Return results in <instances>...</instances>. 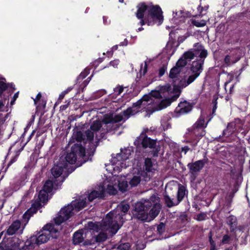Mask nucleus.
Returning a JSON list of instances; mask_svg holds the SVG:
<instances>
[{
	"mask_svg": "<svg viewBox=\"0 0 250 250\" xmlns=\"http://www.w3.org/2000/svg\"><path fill=\"white\" fill-rule=\"evenodd\" d=\"M180 93L179 88L175 85L172 86L167 83L159 85L149 95L144 96L131 107L123 112L119 114L106 115L103 121L93 120L90 129L86 131L84 135L80 131L77 132L76 139L79 142L82 140L91 142L94 137L99 140L106 132L116 129L119 127L117 123L125 121L130 116L135 115L139 111H146L150 115L154 111L166 108L179 97Z\"/></svg>",
	"mask_w": 250,
	"mask_h": 250,
	"instance_id": "1",
	"label": "nucleus"
},
{
	"mask_svg": "<svg viewBox=\"0 0 250 250\" xmlns=\"http://www.w3.org/2000/svg\"><path fill=\"white\" fill-rule=\"evenodd\" d=\"M127 184L124 181H121L118 179L116 181L115 177L108 175L103 185L92 191L88 196H82L79 200L73 201L70 205L62 208L55 221L57 224L63 222L68 219L75 212H78L84 208L87 203V197L89 202H92L96 198L103 197L105 191L109 194H115L117 192V189L124 192L127 190Z\"/></svg>",
	"mask_w": 250,
	"mask_h": 250,
	"instance_id": "2",
	"label": "nucleus"
},
{
	"mask_svg": "<svg viewBox=\"0 0 250 250\" xmlns=\"http://www.w3.org/2000/svg\"><path fill=\"white\" fill-rule=\"evenodd\" d=\"M129 208L128 204L122 203L118 205L115 209L106 215L102 224L95 223L98 225V230L97 232L101 230L96 237V241H104L108 236H111L116 234L123 225L124 222L123 216L128 211Z\"/></svg>",
	"mask_w": 250,
	"mask_h": 250,
	"instance_id": "3",
	"label": "nucleus"
},
{
	"mask_svg": "<svg viewBox=\"0 0 250 250\" xmlns=\"http://www.w3.org/2000/svg\"><path fill=\"white\" fill-rule=\"evenodd\" d=\"M160 209L159 198L154 194L149 200H142L135 205L134 216L141 221L149 222L158 215Z\"/></svg>",
	"mask_w": 250,
	"mask_h": 250,
	"instance_id": "4",
	"label": "nucleus"
},
{
	"mask_svg": "<svg viewBox=\"0 0 250 250\" xmlns=\"http://www.w3.org/2000/svg\"><path fill=\"white\" fill-rule=\"evenodd\" d=\"M85 151L82 146L75 144L71 148V151L65 157H61L51 169V173L55 179L59 177L63 171H68L69 165L74 164L77 160L85 156Z\"/></svg>",
	"mask_w": 250,
	"mask_h": 250,
	"instance_id": "5",
	"label": "nucleus"
},
{
	"mask_svg": "<svg viewBox=\"0 0 250 250\" xmlns=\"http://www.w3.org/2000/svg\"><path fill=\"white\" fill-rule=\"evenodd\" d=\"M137 8L136 16L141 19L140 22L141 25L146 23L148 25L157 23L159 25L163 22L162 11L159 6L141 3L137 6Z\"/></svg>",
	"mask_w": 250,
	"mask_h": 250,
	"instance_id": "6",
	"label": "nucleus"
},
{
	"mask_svg": "<svg viewBox=\"0 0 250 250\" xmlns=\"http://www.w3.org/2000/svg\"><path fill=\"white\" fill-rule=\"evenodd\" d=\"M132 152V149L131 147L121 149L120 153L112 157L109 164L105 165L106 170L111 174V177H115L116 181L118 179L119 180L121 181L123 180L127 183L125 176H119L117 175V174L121 171L122 168H125L129 166L130 163L126 161L129 159Z\"/></svg>",
	"mask_w": 250,
	"mask_h": 250,
	"instance_id": "7",
	"label": "nucleus"
},
{
	"mask_svg": "<svg viewBox=\"0 0 250 250\" xmlns=\"http://www.w3.org/2000/svg\"><path fill=\"white\" fill-rule=\"evenodd\" d=\"M60 212L56 218H54L55 224H48L44 226L42 230L38 237L32 236L26 241V247H29V249L33 250L36 245H39L47 242L50 238H56L59 236V225L60 224H57L55 219L58 216Z\"/></svg>",
	"mask_w": 250,
	"mask_h": 250,
	"instance_id": "8",
	"label": "nucleus"
},
{
	"mask_svg": "<svg viewBox=\"0 0 250 250\" xmlns=\"http://www.w3.org/2000/svg\"><path fill=\"white\" fill-rule=\"evenodd\" d=\"M207 51L204 49V47L199 43H196L193 48L185 52L183 56L179 59L176 66L180 67L182 69V67L186 65L187 60L190 61L194 58V56L207 57Z\"/></svg>",
	"mask_w": 250,
	"mask_h": 250,
	"instance_id": "9",
	"label": "nucleus"
},
{
	"mask_svg": "<svg viewBox=\"0 0 250 250\" xmlns=\"http://www.w3.org/2000/svg\"><path fill=\"white\" fill-rule=\"evenodd\" d=\"M62 181L58 182V180L53 181L51 180V178L47 180L43 188V189L40 190L39 196L38 201L33 204L34 208L36 209L40 208L42 206V203H44L48 200V193L52 191L53 189H56L61 184Z\"/></svg>",
	"mask_w": 250,
	"mask_h": 250,
	"instance_id": "10",
	"label": "nucleus"
},
{
	"mask_svg": "<svg viewBox=\"0 0 250 250\" xmlns=\"http://www.w3.org/2000/svg\"><path fill=\"white\" fill-rule=\"evenodd\" d=\"M0 250H30L26 247V242L23 246V241L18 237L5 236L0 243Z\"/></svg>",
	"mask_w": 250,
	"mask_h": 250,
	"instance_id": "11",
	"label": "nucleus"
},
{
	"mask_svg": "<svg viewBox=\"0 0 250 250\" xmlns=\"http://www.w3.org/2000/svg\"><path fill=\"white\" fill-rule=\"evenodd\" d=\"M194 57H200V59L192 62L190 68L191 74L187 80L181 81V86L186 87L192 83L200 75L202 71V66L204 62V59L206 57L201 56H194Z\"/></svg>",
	"mask_w": 250,
	"mask_h": 250,
	"instance_id": "12",
	"label": "nucleus"
},
{
	"mask_svg": "<svg viewBox=\"0 0 250 250\" xmlns=\"http://www.w3.org/2000/svg\"><path fill=\"white\" fill-rule=\"evenodd\" d=\"M98 230V225L95 223L89 222L85 226V228L76 232L73 235V243L75 245L79 244L82 242L84 239L86 237L88 234L91 233V231H97Z\"/></svg>",
	"mask_w": 250,
	"mask_h": 250,
	"instance_id": "13",
	"label": "nucleus"
},
{
	"mask_svg": "<svg viewBox=\"0 0 250 250\" xmlns=\"http://www.w3.org/2000/svg\"><path fill=\"white\" fill-rule=\"evenodd\" d=\"M156 169L157 165L155 162H152L149 158L146 159L145 165L143 168L141 167L142 176L144 177V181H148Z\"/></svg>",
	"mask_w": 250,
	"mask_h": 250,
	"instance_id": "14",
	"label": "nucleus"
},
{
	"mask_svg": "<svg viewBox=\"0 0 250 250\" xmlns=\"http://www.w3.org/2000/svg\"><path fill=\"white\" fill-rule=\"evenodd\" d=\"M244 54L242 48H236L230 50L229 55L224 58V62L229 66L237 62Z\"/></svg>",
	"mask_w": 250,
	"mask_h": 250,
	"instance_id": "15",
	"label": "nucleus"
},
{
	"mask_svg": "<svg viewBox=\"0 0 250 250\" xmlns=\"http://www.w3.org/2000/svg\"><path fill=\"white\" fill-rule=\"evenodd\" d=\"M141 167L137 163L136 167H134L132 170V176L129 178V184L131 187L137 186L142 181H144V177L142 176Z\"/></svg>",
	"mask_w": 250,
	"mask_h": 250,
	"instance_id": "16",
	"label": "nucleus"
},
{
	"mask_svg": "<svg viewBox=\"0 0 250 250\" xmlns=\"http://www.w3.org/2000/svg\"><path fill=\"white\" fill-rule=\"evenodd\" d=\"M207 126L204 119L200 117L192 127V133L197 137H201L205 135L204 128Z\"/></svg>",
	"mask_w": 250,
	"mask_h": 250,
	"instance_id": "17",
	"label": "nucleus"
},
{
	"mask_svg": "<svg viewBox=\"0 0 250 250\" xmlns=\"http://www.w3.org/2000/svg\"><path fill=\"white\" fill-rule=\"evenodd\" d=\"M134 143L137 146L142 145V146L144 148H153L156 144L154 140L145 136L144 135L139 136L137 139L135 140Z\"/></svg>",
	"mask_w": 250,
	"mask_h": 250,
	"instance_id": "18",
	"label": "nucleus"
},
{
	"mask_svg": "<svg viewBox=\"0 0 250 250\" xmlns=\"http://www.w3.org/2000/svg\"><path fill=\"white\" fill-rule=\"evenodd\" d=\"M192 109V105L184 101L180 103L175 109V112L180 114H184L190 111Z\"/></svg>",
	"mask_w": 250,
	"mask_h": 250,
	"instance_id": "19",
	"label": "nucleus"
},
{
	"mask_svg": "<svg viewBox=\"0 0 250 250\" xmlns=\"http://www.w3.org/2000/svg\"><path fill=\"white\" fill-rule=\"evenodd\" d=\"M204 162L203 160H199L193 163L188 164V167L192 173L199 171L204 167Z\"/></svg>",
	"mask_w": 250,
	"mask_h": 250,
	"instance_id": "20",
	"label": "nucleus"
},
{
	"mask_svg": "<svg viewBox=\"0 0 250 250\" xmlns=\"http://www.w3.org/2000/svg\"><path fill=\"white\" fill-rule=\"evenodd\" d=\"M181 72V69L180 67L174 66L170 71L169 77L171 79H179L180 72Z\"/></svg>",
	"mask_w": 250,
	"mask_h": 250,
	"instance_id": "21",
	"label": "nucleus"
},
{
	"mask_svg": "<svg viewBox=\"0 0 250 250\" xmlns=\"http://www.w3.org/2000/svg\"><path fill=\"white\" fill-rule=\"evenodd\" d=\"M186 194V189L184 186L180 185L177 192V201L179 203L183 200Z\"/></svg>",
	"mask_w": 250,
	"mask_h": 250,
	"instance_id": "22",
	"label": "nucleus"
},
{
	"mask_svg": "<svg viewBox=\"0 0 250 250\" xmlns=\"http://www.w3.org/2000/svg\"><path fill=\"white\" fill-rule=\"evenodd\" d=\"M165 201L167 206L168 207H171L173 206L177 205L179 204V202L177 201V200L173 201L167 196H165Z\"/></svg>",
	"mask_w": 250,
	"mask_h": 250,
	"instance_id": "23",
	"label": "nucleus"
},
{
	"mask_svg": "<svg viewBox=\"0 0 250 250\" xmlns=\"http://www.w3.org/2000/svg\"><path fill=\"white\" fill-rule=\"evenodd\" d=\"M192 23L198 27H203L206 24V21L204 20H198L194 19L192 20Z\"/></svg>",
	"mask_w": 250,
	"mask_h": 250,
	"instance_id": "24",
	"label": "nucleus"
},
{
	"mask_svg": "<svg viewBox=\"0 0 250 250\" xmlns=\"http://www.w3.org/2000/svg\"><path fill=\"white\" fill-rule=\"evenodd\" d=\"M147 66L148 63L146 62H145L144 63L141 64L140 70L141 75H145L147 72Z\"/></svg>",
	"mask_w": 250,
	"mask_h": 250,
	"instance_id": "25",
	"label": "nucleus"
},
{
	"mask_svg": "<svg viewBox=\"0 0 250 250\" xmlns=\"http://www.w3.org/2000/svg\"><path fill=\"white\" fill-rule=\"evenodd\" d=\"M234 124L232 123H230L227 126V129L224 131L225 135H229V134H231L233 131V127Z\"/></svg>",
	"mask_w": 250,
	"mask_h": 250,
	"instance_id": "26",
	"label": "nucleus"
},
{
	"mask_svg": "<svg viewBox=\"0 0 250 250\" xmlns=\"http://www.w3.org/2000/svg\"><path fill=\"white\" fill-rule=\"evenodd\" d=\"M124 90V87L122 86H118L116 87L114 89V93L112 95V96L113 97L114 95H120Z\"/></svg>",
	"mask_w": 250,
	"mask_h": 250,
	"instance_id": "27",
	"label": "nucleus"
},
{
	"mask_svg": "<svg viewBox=\"0 0 250 250\" xmlns=\"http://www.w3.org/2000/svg\"><path fill=\"white\" fill-rule=\"evenodd\" d=\"M106 93V91L104 89H101L100 90L97 91L93 94V97L95 98H99L105 94Z\"/></svg>",
	"mask_w": 250,
	"mask_h": 250,
	"instance_id": "28",
	"label": "nucleus"
},
{
	"mask_svg": "<svg viewBox=\"0 0 250 250\" xmlns=\"http://www.w3.org/2000/svg\"><path fill=\"white\" fill-rule=\"evenodd\" d=\"M130 247L129 243L122 244L117 248V250H129Z\"/></svg>",
	"mask_w": 250,
	"mask_h": 250,
	"instance_id": "29",
	"label": "nucleus"
},
{
	"mask_svg": "<svg viewBox=\"0 0 250 250\" xmlns=\"http://www.w3.org/2000/svg\"><path fill=\"white\" fill-rule=\"evenodd\" d=\"M120 61L119 59H116L113 61H111L106 67H108L109 66H112L114 68H117L118 65L119 64Z\"/></svg>",
	"mask_w": 250,
	"mask_h": 250,
	"instance_id": "30",
	"label": "nucleus"
},
{
	"mask_svg": "<svg viewBox=\"0 0 250 250\" xmlns=\"http://www.w3.org/2000/svg\"><path fill=\"white\" fill-rule=\"evenodd\" d=\"M89 73L88 69H85L84 71L82 72L78 78V80H83L84 79Z\"/></svg>",
	"mask_w": 250,
	"mask_h": 250,
	"instance_id": "31",
	"label": "nucleus"
},
{
	"mask_svg": "<svg viewBox=\"0 0 250 250\" xmlns=\"http://www.w3.org/2000/svg\"><path fill=\"white\" fill-rule=\"evenodd\" d=\"M207 217V215L205 213H201L197 215L196 217V219L198 221H203Z\"/></svg>",
	"mask_w": 250,
	"mask_h": 250,
	"instance_id": "32",
	"label": "nucleus"
},
{
	"mask_svg": "<svg viewBox=\"0 0 250 250\" xmlns=\"http://www.w3.org/2000/svg\"><path fill=\"white\" fill-rule=\"evenodd\" d=\"M161 125L164 130L167 129L169 128L170 125L167 122L164 121H161Z\"/></svg>",
	"mask_w": 250,
	"mask_h": 250,
	"instance_id": "33",
	"label": "nucleus"
},
{
	"mask_svg": "<svg viewBox=\"0 0 250 250\" xmlns=\"http://www.w3.org/2000/svg\"><path fill=\"white\" fill-rule=\"evenodd\" d=\"M166 48L167 50H170L171 49H172V54L174 52L175 49L173 48L172 47V43L171 42H168L166 46Z\"/></svg>",
	"mask_w": 250,
	"mask_h": 250,
	"instance_id": "34",
	"label": "nucleus"
},
{
	"mask_svg": "<svg viewBox=\"0 0 250 250\" xmlns=\"http://www.w3.org/2000/svg\"><path fill=\"white\" fill-rule=\"evenodd\" d=\"M229 239V237L228 235H224L222 240V243L223 244L227 243Z\"/></svg>",
	"mask_w": 250,
	"mask_h": 250,
	"instance_id": "35",
	"label": "nucleus"
},
{
	"mask_svg": "<svg viewBox=\"0 0 250 250\" xmlns=\"http://www.w3.org/2000/svg\"><path fill=\"white\" fill-rule=\"evenodd\" d=\"M41 96H42V95H41V93L40 92H39V93L37 94V96H36V98L33 99V100H34V104H37V102H38L39 100H40V99H41Z\"/></svg>",
	"mask_w": 250,
	"mask_h": 250,
	"instance_id": "36",
	"label": "nucleus"
},
{
	"mask_svg": "<svg viewBox=\"0 0 250 250\" xmlns=\"http://www.w3.org/2000/svg\"><path fill=\"white\" fill-rule=\"evenodd\" d=\"M217 98L216 97H214V99H213V103L214 104V107H213V112H214L215 109H216L217 108V106H216V105H217Z\"/></svg>",
	"mask_w": 250,
	"mask_h": 250,
	"instance_id": "37",
	"label": "nucleus"
},
{
	"mask_svg": "<svg viewBox=\"0 0 250 250\" xmlns=\"http://www.w3.org/2000/svg\"><path fill=\"white\" fill-rule=\"evenodd\" d=\"M209 241H210V244L211 246V250H214L215 249V243H214V241L212 240L211 236H210V237H209Z\"/></svg>",
	"mask_w": 250,
	"mask_h": 250,
	"instance_id": "38",
	"label": "nucleus"
},
{
	"mask_svg": "<svg viewBox=\"0 0 250 250\" xmlns=\"http://www.w3.org/2000/svg\"><path fill=\"white\" fill-rule=\"evenodd\" d=\"M103 21L104 24H108L110 22V21L108 20V18L106 16L103 17Z\"/></svg>",
	"mask_w": 250,
	"mask_h": 250,
	"instance_id": "39",
	"label": "nucleus"
},
{
	"mask_svg": "<svg viewBox=\"0 0 250 250\" xmlns=\"http://www.w3.org/2000/svg\"><path fill=\"white\" fill-rule=\"evenodd\" d=\"M178 15L177 12H173V19L172 20L173 21V22H175L176 24L178 23L176 21V16Z\"/></svg>",
	"mask_w": 250,
	"mask_h": 250,
	"instance_id": "40",
	"label": "nucleus"
},
{
	"mask_svg": "<svg viewBox=\"0 0 250 250\" xmlns=\"http://www.w3.org/2000/svg\"><path fill=\"white\" fill-rule=\"evenodd\" d=\"M68 92L67 91H63L61 93V94L59 95V99H62L64 96V95Z\"/></svg>",
	"mask_w": 250,
	"mask_h": 250,
	"instance_id": "41",
	"label": "nucleus"
},
{
	"mask_svg": "<svg viewBox=\"0 0 250 250\" xmlns=\"http://www.w3.org/2000/svg\"><path fill=\"white\" fill-rule=\"evenodd\" d=\"M128 44V41L126 39H125L123 42H121L120 44L122 46H126Z\"/></svg>",
	"mask_w": 250,
	"mask_h": 250,
	"instance_id": "42",
	"label": "nucleus"
},
{
	"mask_svg": "<svg viewBox=\"0 0 250 250\" xmlns=\"http://www.w3.org/2000/svg\"><path fill=\"white\" fill-rule=\"evenodd\" d=\"M118 48V45H114L113 46L111 49V52H113V51L116 50ZM112 53H111V55H112Z\"/></svg>",
	"mask_w": 250,
	"mask_h": 250,
	"instance_id": "43",
	"label": "nucleus"
},
{
	"mask_svg": "<svg viewBox=\"0 0 250 250\" xmlns=\"http://www.w3.org/2000/svg\"><path fill=\"white\" fill-rule=\"evenodd\" d=\"M229 219H231V221H229L230 224H232L233 223L235 222L236 220L235 218L233 216L229 217Z\"/></svg>",
	"mask_w": 250,
	"mask_h": 250,
	"instance_id": "44",
	"label": "nucleus"
},
{
	"mask_svg": "<svg viewBox=\"0 0 250 250\" xmlns=\"http://www.w3.org/2000/svg\"><path fill=\"white\" fill-rule=\"evenodd\" d=\"M165 72V69L164 68L160 69V70L159 71L160 76H163Z\"/></svg>",
	"mask_w": 250,
	"mask_h": 250,
	"instance_id": "45",
	"label": "nucleus"
},
{
	"mask_svg": "<svg viewBox=\"0 0 250 250\" xmlns=\"http://www.w3.org/2000/svg\"><path fill=\"white\" fill-rule=\"evenodd\" d=\"M31 208L30 210H27L23 215L24 217H27V216L30 214V212L31 211Z\"/></svg>",
	"mask_w": 250,
	"mask_h": 250,
	"instance_id": "46",
	"label": "nucleus"
},
{
	"mask_svg": "<svg viewBox=\"0 0 250 250\" xmlns=\"http://www.w3.org/2000/svg\"><path fill=\"white\" fill-rule=\"evenodd\" d=\"M188 150L189 148L188 146H185L182 148V151H185V153H186Z\"/></svg>",
	"mask_w": 250,
	"mask_h": 250,
	"instance_id": "47",
	"label": "nucleus"
},
{
	"mask_svg": "<svg viewBox=\"0 0 250 250\" xmlns=\"http://www.w3.org/2000/svg\"><path fill=\"white\" fill-rule=\"evenodd\" d=\"M19 92H17L13 96L14 101H15L18 97Z\"/></svg>",
	"mask_w": 250,
	"mask_h": 250,
	"instance_id": "48",
	"label": "nucleus"
},
{
	"mask_svg": "<svg viewBox=\"0 0 250 250\" xmlns=\"http://www.w3.org/2000/svg\"><path fill=\"white\" fill-rule=\"evenodd\" d=\"M4 104L0 101V111L1 110L2 108L4 106Z\"/></svg>",
	"mask_w": 250,
	"mask_h": 250,
	"instance_id": "49",
	"label": "nucleus"
},
{
	"mask_svg": "<svg viewBox=\"0 0 250 250\" xmlns=\"http://www.w3.org/2000/svg\"><path fill=\"white\" fill-rule=\"evenodd\" d=\"M208 6H206V7H205L204 8L202 7V8H201V12H203V10H204V9H205V11H207V9H208Z\"/></svg>",
	"mask_w": 250,
	"mask_h": 250,
	"instance_id": "50",
	"label": "nucleus"
},
{
	"mask_svg": "<svg viewBox=\"0 0 250 250\" xmlns=\"http://www.w3.org/2000/svg\"><path fill=\"white\" fill-rule=\"evenodd\" d=\"M142 30H143V28L142 27H140V28H139L138 29V31H142Z\"/></svg>",
	"mask_w": 250,
	"mask_h": 250,
	"instance_id": "51",
	"label": "nucleus"
},
{
	"mask_svg": "<svg viewBox=\"0 0 250 250\" xmlns=\"http://www.w3.org/2000/svg\"><path fill=\"white\" fill-rule=\"evenodd\" d=\"M15 101H14V99H13V100L11 101V104H13Z\"/></svg>",
	"mask_w": 250,
	"mask_h": 250,
	"instance_id": "52",
	"label": "nucleus"
},
{
	"mask_svg": "<svg viewBox=\"0 0 250 250\" xmlns=\"http://www.w3.org/2000/svg\"><path fill=\"white\" fill-rule=\"evenodd\" d=\"M119 2H123L124 0H119Z\"/></svg>",
	"mask_w": 250,
	"mask_h": 250,
	"instance_id": "53",
	"label": "nucleus"
},
{
	"mask_svg": "<svg viewBox=\"0 0 250 250\" xmlns=\"http://www.w3.org/2000/svg\"><path fill=\"white\" fill-rule=\"evenodd\" d=\"M229 83V82H226V83H225V86H226V85H227Z\"/></svg>",
	"mask_w": 250,
	"mask_h": 250,
	"instance_id": "54",
	"label": "nucleus"
},
{
	"mask_svg": "<svg viewBox=\"0 0 250 250\" xmlns=\"http://www.w3.org/2000/svg\"><path fill=\"white\" fill-rule=\"evenodd\" d=\"M111 250H117V248L116 249H112Z\"/></svg>",
	"mask_w": 250,
	"mask_h": 250,
	"instance_id": "55",
	"label": "nucleus"
},
{
	"mask_svg": "<svg viewBox=\"0 0 250 250\" xmlns=\"http://www.w3.org/2000/svg\"><path fill=\"white\" fill-rule=\"evenodd\" d=\"M233 88V86H232L231 88H230V91L231 90V89Z\"/></svg>",
	"mask_w": 250,
	"mask_h": 250,
	"instance_id": "56",
	"label": "nucleus"
},
{
	"mask_svg": "<svg viewBox=\"0 0 250 250\" xmlns=\"http://www.w3.org/2000/svg\"><path fill=\"white\" fill-rule=\"evenodd\" d=\"M160 226H159L158 228V229H160Z\"/></svg>",
	"mask_w": 250,
	"mask_h": 250,
	"instance_id": "57",
	"label": "nucleus"
},
{
	"mask_svg": "<svg viewBox=\"0 0 250 250\" xmlns=\"http://www.w3.org/2000/svg\"><path fill=\"white\" fill-rule=\"evenodd\" d=\"M88 82H86L85 83V85H86L87 84Z\"/></svg>",
	"mask_w": 250,
	"mask_h": 250,
	"instance_id": "58",
	"label": "nucleus"
}]
</instances>
